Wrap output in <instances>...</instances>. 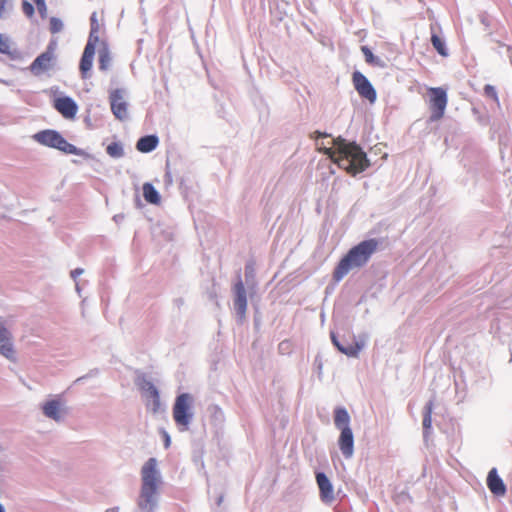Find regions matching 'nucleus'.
<instances>
[{
  "label": "nucleus",
  "instance_id": "nucleus-27",
  "mask_svg": "<svg viewBox=\"0 0 512 512\" xmlns=\"http://www.w3.org/2000/svg\"><path fill=\"white\" fill-rule=\"evenodd\" d=\"M432 424V403H428L425 406L424 417H423V427L425 430L431 428Z\"/></svg>",
  "mask_w": 512,
  "mask_h": 512
},
{
  "label": "nucleus",
  "instance_id": "nucleus-3",
  "mask_svg": "<svg viewBox=\"0 0 512 512\" xmlns=\"http://www.w3.org/2000/svg\"><path fill=\"white\" fill-rule=\"evenodd\" d=\"M157 461L150 458L142 467V486L138 506L142 512H154L157 504V486L159 482L156 469Z\"/></svg>",
  "mask_w": 512,
  "mask_h": 512
},
{
  "label": "nucleus",
  "instance_id": "nucleus-1",
  "mask_svg": "<svg viewBox=\"0 0 512 512\" xmlns=\"http://www.w3.org/2000/svg\"><path fill=\"white\" fill-rule=\"evenodd\" d=\"M316 140V147L319 152L327 155L340 168L350 175H357L369 166L366 154L355 143H348L345 139L338 137L324 141L329 135L315 131L310 135Z\"/></svg>",
  "mask_w": 512,
  "mask_h": 512
},
{
  "label": "nucleus",
  "instance_id": "nucleus-15",
  "mask_svg": "<svg viewBox=\"0 0 512 512\" xmlns=\"http://www.w3.org/2000/svg\"><path fill=\"white\" fill-rule=\"evenodd\" d=\"M96 45L97 44L87 42V44L84 48V51H83V54H82V57L80 60V65H79V69H80L82 78H84V79L88 77V73L90 72V70L92 68Z\"/></svg>",
  "mask_w": 512,
  "mask_h": 512
},
{
  "label": "nucleus",
  "instance_id": "nucleus-9",
  "mask_svg": "<svg viewBox=\"0 0 512 512\" xmlns=\"http://www.w3.org/2000/svg\"><path fill=\"white\" fill-rule=\"evenodd\" d=\"M354 88L358 94L367 99L370 103H374L377 98L375 89L369 80L359 71H355L352 75Z\"/></svg>",
  "mask_w": 512,
  "mask_h": 512
},
{
  "label": "nucleus",
  "instance_id": "nucleus-24",
  "mask_svg": "<svg viewBox=\"0 0 512 512\" xmlns=\"http://www.w3.org/2000/svg\"><path fill=\"white\" fill-rule=\"evenodd\" d=\"M431 43H432L433 47L435 48V50L441 56L445 57V56L448 55V52H447V49L445 47L444 41L436 33H432V35H431Z\"/></svg>",
  "mask_w": 512,
  "mask_h": 512
},
{
  "label": "nucleus",
  "instance_id": "nucleus-11",
  "mask_svg": "<svg viewBox=\"0 0 512 512\" xmlns=\"http://www.w3.org/2000/svg\"><path fill=\"white\" fill-rule=\"evenodd\" d=\"M234 307L237 312V315L242 320L245 318L246 310H247V296L246 290L242 280H238L234 285Z\"/></svg>",
  "mask_w": 512,
  "mask_h": 512
},
{
  "label": "nucleus",
  "instance_id": "nucleus-33",
  "mask_svg": "<svg viewBox=\"0 0 512 512\" xmlns=\"http://www.w3.org/2000/svg\"><path fill=\"white\" fill-rule=\"evenodd\" d=\"M245 275L246 277H253L254 275V267L253 264H247L245 268Z\"/></svg>",
  "mask_w": 512,
  "mask_h": 512
},
{
  "label": "nucleus",
  "instance_id": "nucleus-23",
  "mask_svg": "<svg viewBox=\"0 0 512 512\" xmlns=\"http://www.w3.org/2000/svg\"><path fill=\"white\" fill-rule=\"evenodd\" d=\"M144 389L146 391L147 397L152 400L154 410L156 411L160 406V397L157 388L152 383L148 382L146 383Z\"/></svg>",
  "mask_w": 512,
  "mask_h": 512
},
{
  "label": "nucleus",
  "instance_id": "nucleus-19",
  "mask_svg": "<svg viewBox=\"0 0 512 512\" xmlns=\"http://www.w3.org/2000/svg\"><path fill=\"white\" fill-rule=\"evenodd\" d=\"M159 143L158 137L155 135H148L141 137L136 144L138 151L142 153H148L153 151Z\"/></svg>",
  "mask_w": 512,
  "mask_h": 512
},
{
  "label": "nucleus",
  "instance_id": "nucleus-14",
  "mask_svg": "<svg viewBox=\"0 0 512 512\" xmlns=\"http://www.w3.org/2000/svg\"><path fill=\"white\" fill-rule=\"evenodd\" d=\"M316 481L320 490V498L325 503H331L335 499L333 486L328 477L318 472L316 474Z\"/></svg>",
  "mask_w": 512,
  "mask_h": 512
},
{
  "label": "nucleus",
  "instance_id": "nucleus-21",
  "mask_svg": "<svg viewBox=\"0 0 512 512\" xmlns=\"http://www.w3.org/2000/svg\"><path fill=\"white\" fill-rule=\"evenodd\" d=\"M142 189H143L144 199L148 203L154 204V205H158L160 203V201H161L160 195L151 183H144Z\"/></svg>",
  "mask_w": 512,
  "mask_h": 512
},
{
  "label": "nucleus",
  "instance_id": "nucleus-7",
  "mask_svg": "<svg viewBox=\"0 0 512 512\" xmlns=\"http://www.w3.org/2000/svg\"><path fill=\"white\" fill-rule=\"evenodd\" d=\"M430 95V110L432 121H438L444 116V112L447 106V94L443 88L436 87L429 89Z\"/></svg>",
  "mask_w": 512,
  "mask_h": 512
},
{
  "label": "nucleus",
  "instance_id": "nucleus-10",
  "mask_svg": "<svg viewBox=\"0 0 512 512\" xmlns=\"http://www.w3.org/2000/svg\"><path fill=\"white\" fill-rule=\"evenodd\" d=\"M109 101L113 115L120 121L128 117V105L124 99L123 91L115 89L110 92Z\"/></svg>",
  "mask_w": 512,
  "mask_h": 512
},
{
  "label": "nucleus",
  "instance_id": "nucleus-25",
  "mask_svg": "<svg viewBox=\"0 0 512 512\" xmlns=\"http://www.w3.org/2000/svg\"><path fill=\"white\" fill-rule=\"evenodd\" d=\"M111 62V56L107 49H103L99 54V69L102 71H106Z\"/></svg>",
  "mask_w": 512,
  "mask_h": 512
},
{
  "label": "nucleus",
  "instance_id": "nucleus-32",
  "mask_svg": "<svg viewBox=\"0 0 512 512\" xmlns=\"http://www.w3.org/2000/svg\"><path fill=\"white\" fill-rule=\"evenodd\" d=\"M38 8V11L43 14L46 12V4L44 0H33Z\"/></svg>",
  "mask_w": 512,
  "mask_h": 512
},
{
  "label": "nucleus",
  "instance_id": "nucleus-18",
  "mask_svg": "<svg viewBox=\"0 0 512 512\" xmlns=\"http://www.w3.org/2000/svg\"><path fill=\"white\" fill-rule=\"evenodd\" d=\"M43 414L53 419L57 422H59L62 419V412H63V404L59 399H52L44 403L43 407Z\"/></svg>",
  "mask_w": 512,
  "mask_h": 512
},
{
  "label": "nucleus",
  "instance_id": "nucleus-16",
  "mask_svg": "<svg viewBox=\"0 0 512 512\" xmlns=\"http://www.w3.org/2000/svg\"><path fill=\"white\" fill-rule=\"evenodd\" d=\"M487 486L491 493L495 496H504L506 494V486L503 480L497 474L496 468H492L487 476Z\"/></svg>",
  "mask_w": 512,
  "mask_h": 512
},
{
  "label": "nucleus",
  "instance_id": "nucleus-36",
  "mask_svg": "<svg viewBox=\"0 0 512 512\" xmlns=\"http://www.w3.org/2000/svg\"><path fill=\"white\" fill-rule=\"evenodd\" d=\"M163 434L165 439V447L168 448L170 446V437L166 432H164Z\"/></svg>",
  "mask_w": 512,
  "mask_h": 512
},
{
  "label": "nucleus",
  "instance_id": "nucleus-28",
  "mask_svg": "<svg viewBox=\"0 0 512 512\" xmlns=\"http://www.w3.org/2000/svg\"><path fill=\"white\" fill-rule=\"evenodd\" d=\"M361 51L365 57V61L371 65H379V60L374 56L372 51L367 46H362Z\"/></svg>",
  "mask_w": 512,
  "mask_h": 512
},
{
  "label": "nucleus",
  "instance_id": "nucleus-34",
  "mask_svg": "<svg viewBox=\"0 0 512 512\" xmlns=\"http://www.w3.org/2000/svg\"><path fill=\"white\" fill-rule=\"evenodd\" d=\"M7 3V0H0V18L3 17L5 13Z\"/></svg>",
  "mask_w": 512,
  "mask_h": 512
},
{
  "label": "nucleus",
  "instance_id": "nucleus-12",
  "mask_svg": "<svg viewBox=\"0 0 512 512\" xmlns=\"http://www.w3.org/2000/svg\"><path fill=\"white\" fill-rule=\"evenodd\" d=\"M54 108L66 119H73L78 111V106L70 97H59L54 101Z\"/></svg>",
  "mask_w": 512,
  "mask_h": 512
},
{
  "label": "nucleus",
  "instance_id": "nucleus-13",
  "mask_svg": "<svg viewBox=\"0 0 512 512\" xmlns=\"http://www.w3.org/2000/svg\"><path fill=\"white\" fill-rule=\"evenodd\" d=\"M0 354L9 360H15L11 334L2 323H0Z\"/></svg>",
  "mask_w": 512,
  "mask_h": 512
},
{
  "label": "nucleus",
  "instance_id": "nucleus-30",
  "mask_svg": "<svg viewBox=\"0 0 512 512\" xmlns=\"http://www.w3.org/2000/svg\"><path fill=\"white\" fill-rule=\"evenodd\" d=\"M484 94L486 97L492 99L495 102H498V95H497V91L494 86L489 85V84L485 85Z\"/></svg>",
  "mask_w": 512,
  "mask_h": 512
},
{
  "label": "nucleus",
  "instance_id": "nucleus-31",
  "mask_svg": "<svg viewBox=\"0 0 512 512\" xmlns=\"http://www.w3.org/2000/svg\"><path fill=\"white\" fill-rule=\"evenodd\" d=\"M22 11L27 17H32L34 15V7L28 1H23L22 3Z\"/></svg>",
  "mask_w": 512,
  "mask_h": 512
},
{
  "label": "nucleus",
  "instance_id": "nucleus-22",
  "mask_svg": "<svg viewBox=\"0 0 512 512\" xmlns=\"http://www.w3.org/2000/svg\"><path fill=\"white\" fill-rule=\"evenodd\" d=\"M332 341H333V344L338 348L339 351H341L342 353H344L345 355L350 356V357L357 356L358 353L362 349V345L359 343H355L354 345H348V346L341 345L333 334H332Z\"/></svg>",
  "mask_w": 512,
  "mask_h": 512
},
{
  "label": "nucleus",
  "instance_id": "nucleus-29",
  "mask_svg": "<svg viewBox=\"0 0 512 512\" xmlns=\"http://www.w3.org/2000/svg\"><path fill=\"white\" fill-rule=\"evenodd\" d=\"M63 28V23L60 19L52 17L49 22V29L52 34L60 32Z\"/></svg>",
  "mask_w": 512,
  "mask_h": 512
},
{
  "label": "nucleus",
  "instance_id": "nucleus-17",
  "mask_svg": "<svg viewBox=\"0 0 512 512\" xmlns=\"http://www.w3.org/2000/svg\"><path fill=\"white\" fill-rule=\"evenodd\" d=\"M0 53L8 57L9 60L17 61L22 58L21 52L15 47L9 37L0 33Z\"/></svg>",
  "mask_w": 512,
  "mask_h": 512
},
{
  "label": "nucleus",
  "instance_id": "nucleus-37",
  "mask_svg": "<svg viewBox=\"0 0 512 512\" xmlns=\"http://www.w3.org/2000/svg\"><path fill=\"white\" fill-rule=\"evenodd\" d=\"M0 512H4V508L1 504H0Z\"/></svg>",
  "mask_w": 512,
  "mask_h": 512
},
{
  "label": "nucleus",
  "instance_id": "nucleus-2",
  "mask_svg": "<svg viewBox=\"0 0 512 512\" xmlns=\"http://www.w3.org/2000/svg\"><path fill=\"white\" fill-rule=\"evenodd\" d=\"M378 245V240L369 239L352 247L335 267L333 279L338 282L343 279L351 269L364 266L376 252Z\"/></svg>",
  "mask_w": 512,
  "mask_h": 512
},
{
  "label": "nucleus",
  "instance_id": "nucleus-26",
  "mask_svg": "<svg viewBox=\"0 0 512 512\" xmlns=\"http://www.w3.org/2000/svg\"><path fill=\"white\" fill-rule=\"evenodd\" d=\"M107 153L114 158H119L123 155V148L120 144L113 142L106 148Z\"/></svg>",
  "mask_w": 512,
  "mask_h": 512
},
{
  "label": "nucleus",
  "instance_id": "nucleus-8",
  "mask_svg": "<svg viewBox=\"0 0 512 512\" xmlns=\"http://www.w3.org/2000/svg\"><path fill=\"white\" fill-rule=\"evenodd\" d=\"M55 61L54 47L50 44L29 66L30 72L39 76L53 67Z\"/></svg>",
  "mask_w": 512,
  "mask_h": 512
},
{
  "label": "nucleus",
  "instance_id": "nucleus-6",
  "mask_svg": "<svg viewBox=\"0 0 512 512\" xmlns=\"http://www.w3.org/2000/svg\"><path fill=\"white\" fill-rule=\"evenodd\" d=\"M192 397L188 393L180 394L173 406V418L178 426H182L183 430L188 428L192 418L190 411Z\"/></svg>",
  "mask_w": 512,
  "mask_h": 512
},
{
  "label": "nucleus",
  "instance_id": "nucleus-35",
  "mask_svg": "<svg viewBox=\"0 0 512 512\" xmlns=\"http://www.w3.org/2000/svg\"><path fill=\"white\" fill-rule=\"evenodd\" d=\"M83 273V269L81 268H76L74 270L71 271V277L73 279H76L79 275H81Z\"/></svg>",
  "mask_w": 512,
  "mask_h": 512
},
{
  "label": "nucleus",
  "instance_id": "nucleus-4",
  "mask_svg": "<svg viewBox=\"0 0 512 512\" xmlns=\"http://www.w3.org/2000/svg\"><path fill=\"white\" fill-rule=\"evenodd\" d=\"M334 424L341 431L338 445L342 455L349 459L354 454V436L350 427V415L343 407L334 410Z\"/></svg>",
  "mask_w": 512,
  "mask_h": 512
},
{
  "label": "nucleus",
  "instance_id": "nucleus-20",
  "mask_svg": "<svg viewBox=\"0 0 512 512\" xmlns=\"http://www.w3.org/2000/svg\"><path fill=\"white\" fill-rule=\"evenodd\" d=\"M90 34L88 38V43H94L97 44L99 42V32L101 29L98 14L97 12H93L90 17Z\"/></svg>",
  "mask_w": 512,
  "mask_h": 512
},
{
  "label": "nucleus",
  "instance_id": "nucleus-5",
  "mask_svg": "<svg viewBox=\"0 0 512 512\" xmlns=\"http://www.w3.org/2000/svg\"><path fill=\"white\" fill-rule=\"evenodd\" d=\"M33 138L41 145L57 149L65 154L82 156L85 152L69 143L58 131L43 130L36 133Z\"/></svg>",
  "mask_w": 512,
  "mask_h": 512
}]
</instances>
